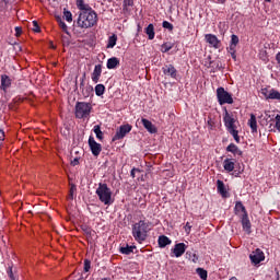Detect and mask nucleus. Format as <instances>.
Returning <instances> with one entry per match:
<instances>
[{"instance_id":"52","label":"nucleus","mask_w":280,"mask_h":280,"mask_svg":"<svg viewBox=\"0 0 280 280\" xmlns=\"http://www.w3.org/2000/svg\"><path fill=\"white\" fill-rule=\"evenodd\" d=\"M85 233L89 235L91 234V231L89 229H85Z\"/></svg>"},{"instance_id":"14","label":"nucleus","mask_w":280,"mask_h":280,"mask_svg":"<svg viewBox=\"0 0 280 280\" xmlns=\"http://www.w3.org/2000/svg\"><path fill=\"white\" fill-rule=\"evenodd\" d=\"M141 124L145 128V130H148L150 132V135H156V132H159V130L156 129V126H154V124H152V121H150L145 118H142Z\"/></svg>"},{"instance_id":"7","label":"nucleus","mask_w":280,"mask_h":280,"mask_svg":"<svg viewBox=\"0 0 280 280\" xmlns=\"http://www.w3.org/2000/svg\"><path fill=\"white\" fill-rule=\"evenodd\" d=\"M91 106H77L74 115L77 119H86L91 115Z\"/></svg>"},{"instance_id":"36","label":"nucleus","mask_w":280,"mask_h":280,"mask_svg":"<svg viewBox=\"0 0 280 280\" xmlns=\"http://www.w3.org/2000/svg\"><path fill=\"white\" fill-rule=\"evenodd\" d=\"M120 253L122 255H130L132 253V246H126V247H120Z\"/></svg>"},{"instance_id":"27","label":"nucleus","mask_w":280,"mask_h":280,"mask_svg":"<svg viewBox=\"0 0 280 280\" xmlns=\"http://www.w3.org/2000/svg\"><path fill=\"white\" fill-rule=\"evenodd\" d=\"M115 45H117V35L114 34L108 38L107 49H113Z\"/></svg>"},{"instance_id":"24","label":"nucleus","mask_w":280,"mask_h":280,"mask_svg":"<svg viewBox=\"0 0 280 280\" xmlns=\"http://www.w3.org/2000/svg\"><path fill=\"white\" fill-rule=\"evenodd\" d=\"M135 5V0H124L122 1V10L124 12H130Z\"/></svg>"},{"instance_id":"55","label":"nucleus","mask_w":280,"mask_h":280,"mask_svg":"<svg viewBox=\"0 0 280 280\" xmlns=\"http://www.w3.org/2000/svg\"><path fill=\"white\" fill-rule=\"evenodd\" d=\"M75 106H80V103H77Z\"/></svg>"},{"instance_id":"15","label":"nucleus","mask_w":280,"mask_h":280,"mask_svg":"<svg viewBox=\"0 0 280 280\" xmlns=\"http://www.w3.org/2000/svg\"><path fill=\"white\" fill-rule=\"evenodd\" d=\"M100 78H102V65H96L92 72V82L97 84V82H100Z\"/></svg>"},{"instance_id":"26","label":"nucleus","mask_w":280,"mask_h":280,"mask_svg":"<svg viewBox=\"0 0 280 280\" xmlns=\"http://www.w3.org/2000/svg\"><path fill=\"white\" fill-rule=\"evenodd\" d=\"M93 130H94V133L96 135V139L102 141V139H104V132H102V128L100 127V125H95Z\"/></svg>"},{"instance_id":"57","label":"nucleus","mask_w":280,"mask_h":280,"mask_svg":"<svg viewBox=\"0 0 280 280\" xmlns=\"http://www.w3.org/2000/svg\"><path fill=\"white\" fill-rule=\"evenodd\" d=\"M3 1H8V0H3Z\"/></svg>"},{"instance_id":"51","label":"nucleus","mask_w":280,"mask_h":280,"mask_svg":"<svg viewBox=\"0 0 280 280\" xmlns=\"http://www.w3.org/2000/svg\"><path fill=\"white\" fill-rule=\"evenodd\" d=\"M218 3H226V0H218Z\"/></svg>"},{"instance_id":"20","label":"nucleus","mask_w":280,"mask_h":280,"mask_svg":"<svg viewBox=\"0 0 280 280\" xmlns=\"http://www.w3.org/2000/svg\"><path fill=\"white\" fill-rule=\"evenodd\" d=\"M159 246L160 248H165V246H170V244H172V241L170 240V237L162 235L159 237Z\"/></svg>"},{"instance_id":"25","label":"nucleus","mask_w":280,"mask_h":280,"mask_svg":"<svg viewBox=\"0 0 280 280\" xmlns=\"http://www.w3.org/2000/svg\"><path fill=\"white\" fill-rule=\"evenodd\" d=\"M77 8L80 12H86V10H93L89 4L84 3V0H77Z\"/></svg>"},{"instance_id":"33","label":"nucleus","mask_w":280,"mask_h":280,"mask_svg":"<svg viewBox=\"0 0 280 280\" xmlns=\"http://www.w3.org/2000/svg\"><path fill=\"white\" fill-rule=\"evenodd\" d=\"M269 100H279L280 101V93L279 91L271 89V92L269 94Z\"/></svg>"},{"instance_id":"6","label":"nucleus","mask_w":280,"mask_h":280,"mask_svg":"<svg viewBox=\"0 0 280 280\" xmlns=\"http://www.w3.org/2000/svg\"><path fill=\"white\" fill-rule=\"evenodd\" d=\"M249 259L253 266H259V264H261V261L266 259V255L261 249L257 248L256 250L252 252V254L249 255Z\"/></svg>"},{"instance_id":"45","label":"nucleus","mask_w":280,"mask_h":280,"mask_svg":"<svg viewBox=\"0 0 280 280\" xmlns=\"http://www.w3.org/2000/svg\"><path fill=\"white\" fill-rule=\"evenodd\" d=\"M21 34H23V28L16 26V27H15V36L19 37V36H21Z\"/></svg>"},{"instance_id":"30","label":"nucleus","mask_w":280,"mask_h":280,"mask_svg":"<svg viewBox=\"0 0 280 280\" xmlns=\"http://www.w3.org/2000/svg\"><path fill=\"white\" fill-rule=\"evenodd\" d=\"M197 275L200 277L201 280H207L208 278V272L207 270L202 269V268H197L196 269Z\"/></svg>"},{"instance_id":"4","label":"nucleus","mask_w":280,"mask_h":280,"mask_svg":"<svg viewBox=\"0 0 280 280\" xmlns=\"http://www.w3.org/2000/svg\"><path fill=\"white\" fill-rule=\"evenodd\" d=\"M96 196L103 202V205H113V190H110L107 184H98V187L96 189Z\"/></svg>"},{"instance_id":"50","label":"nucleus","mask_w":280,"mask_h":280,"mask_svg":"<svg viewBox=\"0 0 280 280\" xmlns=\"http://www.w3.org/2000/svg\"><path fill=\"white\" fill-rule=\"evenodd\" d=\"M192 261H194V264H196V261H198V256H196V254L194 255Z\"/></svg>"},{"instance_id":"8","label":"nucleus","mask_w":280,"mask_h":280,"mask_svg":"<svg viewBox=\"0 0 280 280\" xmlns=\"http://www.w3.org/2000/svg\"><path fill=\"white\" fill-rule=\"evenodd\" d=\"M132 130V126L130 125H122L119 127V130L116 132V135L113 138V141H119V139H124Z\"/></svg>"},{"instance_id":"13","label":"nucleus","mask_w":280,"mask_h":280,"mask_svg":"<svg viewBox=\"0 0 280 280\" xmlns=\"http://www.w3.org/2000/svg\"><path fill=\"white\" fill-rule=\"evenodd\" d=\"M185 250H187V245H185V243H178L174 246L172 253L175 257H183V255H185Z\"/></svg>"},{"instance_id":"48","label":"nucleus","mask_w":280,"mask_h":280,"mask_svg":"<svg viewBox=\"0 0 280 280\" xmlns=\"http://www.w3.org/2000/svg\"><path fill=\"white\" fill-rule=\"evenodd\" d=\"M260 58L264 59L265 61L268 60V57L266 56V51L262 52V56Z\"/></svg>"},{"instance_id":"47","label":"nucleus","mask_w":280,"mask_h":280,"mask_svg":"<svg viewBox=\"0 0 280 280\" xmlns=\"http://www.w3.org/2000/svg\"><path fill=\"white\" fill-rule=\"evenodd\" d=\"M209 130H213V120H208Z\"/></svg>"},{"instance_id":"17","label":"nucleus","mask_w":280,"mask_h":280,"mask_svg":"<svg viewBox=\"0 0 280 280\" xmlns=\"http://www.w3.org/2000/svg\"><path fill=\"white\" fill-rule=\"evenodd\" d=\"M226 152H231L232 154H234V156H242V150H240V148L235 143H230L226 147Z\"/></svg>"},{"instance_id":"23","label":"nucleus","mask_w":280,"mask_h":280,"mask_svg":"<svg viewBox=\"0 0 280 280\" xmlns=\"http://www.w3.org/2000/svg\"><path fill=\"white\" fill-rule=\"evenodd\" d=\"M149 40H154V24H149L148 27L144 30Z\"/></svg>"},{"instance_id":"44","label":"nucleus","mask_w":280,"mask_h":280,"mask_svg":"<svg viewBox=\"0 0 280 280\" xmlns=\"http://www.w3.org/2000/svg\"><path fill=\"white\" fill-rule=\"evenodd\" d=\"M185 232L187 234L191 233V224L189 222H187L186 225H185Z\"/></svg>"},{"instance_id":"56","label":"nucleus","mask_w":280,"mask_h":280,"mask_svg":"<svg viewBox=\"0 0 280 280\" xmlns=\"http://www.w3.org/2000/svg\"><path fill=\"white\" fill-rule=\"evenodd\" d=\"M13 280H19V279L14 278Z\"/></svg>"},{"instance_id":"42","label":"nucleus","mask_w":280,"mask_h":280,"mask_svg":"<svg viewBox=\"0 0 280 280\" xmlns=\"http://www.w3.org/2000/svg\"><path fill=\"white\" fill-rule=\"evenodd\" d=\"M276 128L280 132V114L276 116Z\"/></svg>"},{"instance_id":"38","label":"nucleus","mask_w":280,"mask_h":280,"mask_svg":"<svg viewBox=\"0 0 280 280\" xmlns=\"http://www.w3.org/2000/svg\"><path fill=\"white\" fill-rule=\"evenodd\" d=\"M5 141V131L3 129H0V150L3 148V143Z\"/></svg>"},{"instance_id":"29","label":"nucleus","mask_w":280,"mask_h":280,"mask_svg":"<svg viewBox=\"0 0 280 280\" xmlns=\"http://www.w3.org/2000/svg\"><path fill=\"white\" fill-rule=\"evenodd\" d=\"M57 22H58L59 27L62 30V32H65L66 34H69V27L62 21V19L61 18H57Z\"/></svg>"},{"instance_id":"19","label":"nucleus","mask_w":280,"mask_h":280,"mask_svg":"<svg viewBox=\"0 0 280 280\" xmlns=\"http://www.w3.org/2000/svg\"><path fill=\"white\" fill-rule=\"evenodd\" d=\"M243 231H246L248 235H250V220H248V215H244L242 219Z\"/></svg>"},{"instance_id":"1","label":"nucleus","mask_w":280,"mask_h":280,"mask_svg":"<svg viewBox=\"0 0 280 280\" xmlns=\"http://www.w3.org/2000/svg\"><path fill=\"white\" fill-rule=\"evenodd\" d=\"M77 25L81 30H90V27H95V25H97V13H95L93 10L79 12Z\"/></svg>"},{"instance_id":"9","label":"nucleus","mask_w":280,"mask_h":280,"mask_svg":"<svg viewBox=\"0 0 280 280\" xmlns=\"http://www.w3.org/2000/svg\"><path fill=\"white\" fill-rule=\"evenodd\" d=\"M89 147L91 149L93 156H100V154L102 153V144L97 143L95 141V138H89Z\"/></svg>"},{"instance_id":"12","label":"nucleus","mask_w":280,"mask_h":280,"mask_svg":"<svg viewBox=\"0 0 280 280\" xmlns=\"http://www.w3.org/2000/svg\"><path fill=\"white\" fill-rule=\"evenodd\" d=\"M0 80H1V85H0L1 91H3L4 93H8V90L10 89V86H12V79L8 74H2L0 77Z\"/></svg>"},{"instance_id":"41","label":"nucleus","mask_w":280,"mask_h":280,"mask_svg":"<svg viewBox=\"0 0 280 280\" xmlns=\"http://www.w3.org/2000/svg\"><path fill=\"white\" fill-rule=\"evenodd\" d=\"M91 270V260L85 259L84 260V272H89Z\"/></svg>"},{"instance_id":"39","label":"nucleus","mask_w":280,"mask_h":280,"mask_svg":"<svg viewBox=\"0 0 280 280\" xmlns=\"http://www.w3.org/2000/svg\"><path fill=\"white\" fill-rule=\"evenodd\" d=\"M170 49H172V45L171 44H163L162 45V52L163 54H167V51H170Z\"/></svg>"},{"instance_id":"18","label":"nucleus","mask_w":280,"mask_h":280,"mask_svg":"<svg viewBox=\"0 0 280 280\" xmlns=\"http://www.w3.org/2000/svg\"><path fill=\"white\" fill-rule=\"evenodd\" d=\"M217 189L222 198H226V196L229 195V192L226 191V187L224 186V182L220 179L217 182Z\"/></svg>"},{"instance_id":"21","label":"nucleus","mask_w":280,"mask_h":280,"mask_svg":"<svg viewBox=\"0 0 280 280\" xmlns=\"http://www.w3.org/2000/svg\"><path fill=\"white\" fill-rule=\"evenodd\" d=\"M119 67V59L117 57H112L107 60V69H117Z\"/></svg>"},{"instance_id":"22","label":"nucleus","mask_w":280,"mask_h":280,"mask_svg":"<svg viewBox=\"0 0 280 280\" xmlns=\"http://www.w3.org/2000/svg\"><path fill=\"white\" fill-rule=\"evenodd\" d=\"M248 126L250 127L252 132H257V117L254 114H250Z\"/></svg>"},{"instance_id":"53","label":"nucleus","mask_w":280,"mask_h":280,"mask_svg":"<svg viewBox=\"0 0 280 280\" xmlns=\"http://www.w3.org/2000/svg\"><path fill=\"white\" fill-rule=\"evenodd\" d=\"M232 58L235 60V51L232 52Z\"/></svg>"},{"instance_id":"54","label":"nucleus","mask_w":280,"mask_h":280,"mask_svg":"<svg viewBox=\"0 0 280 280\" xmlns=\"http://www.w3.org/2000/svg\"><path fill=\"white\" fill-rule=\"evenodd\" d=\"M266 1V3H270L272 0H265Z\"/></svg>"},{"instance_id":"43","label":"nucleus","mask_w":280,"mask_h":280,"mask_svg":"<svg viewBox=\"0 0 280 280\" xmlns=\"http://www.w3.org/2000/svg\"><path fill=\"white\" fill-rule=\"evenodd\" d=\"M8 276L11 280L16 279V277H14V272L12 271V267L9 268Z\"/></svg>"},{"instance_id":"16","label":"nucleus","mask_w":280,"mask_h":280,"mask_svg":"<svg viewBox=\"0 0 280 280\" xmlns=\"http://www.w3.org/2000/svg\"><path fill=\"white\" fill-rule=\"evenodd\" d=\"M223 168L225 170V172H233V170H235V160L225 159L223 161Z\"/></svg>"},{"instance_id":"40","label":"nucleus","mask_w":280,"mask_h":280,"mask_svg":"<svg viewBox=\"0 0 280 280\" xmlns=\"http://www.w3.org/2000/svg\"><path fill=\"white\" fill-rule=\"evenodd\" d=\"M32 25H33L32 27L33 32H36V33L40 32V26H38V22L33 21Z\"/></svg>"},{"instance_id":"34","label":"nucleus","mask_w":280,"mask_h":280,"mask_svg":"<svg viewBox=\"0 0 280 280\" xmlns=\"http://www.w3.org/2000/svg\"><path fill=\"white\" fill-rule=\"evenodd\" d=\"M105 91H106V88L104 86V84H97L95 86V93L98 96H101Z\"/></svg>"},{"instance_id":"37","label":"nucleus","mask_w":280,"mask_h":280,"mask_svg":"<svg viewBox=\"0 0 280 280\" xmlns=\"http://www.w3.org/2000/svg\"><path fill=\"white\" fill-rule=\"evenodd\" d=\"M162 26L164 27V30H168V32H173L174 31V25L167 21H164L162 23Z\"/></svg>"},{"instance_id":"3","label":"nucleus","mask_w":280,"mask_h":280,"mask_svg":"<svg viewBox=\"0 0 280 280\" xmlns=\"http://www.w3.org/2000/svg\"><path fill=\"white\" fill-rule=\"evenodd\" d=\"M224 117H223V121H224V126L228 130V132H230L234 139V141L236 143H240L241 139H240V131L237 130V125L235 120V118H233V116H231V114H229V110H226V107H224Z\"/></svg>"},{"instance_id":"10","label":"nucleus","mask_w":280,"mask_h":280,"mask_svg":"<svg viewBox=\"0 0 280 280\" xmlns=\"http://www.w3.org/2000/svg\"><path fill=\"white\" fill-rule=\"evenodd\" d=\"M205 38L206 43H208L210 47H213L214 49H220L221 43L220 39H218V36L213 34H206Z\"/></svg>"},{"instance_id":"49","label":"nucleus","mask_w":280,"mask_h":280,"mask_svg":"<svg viewBox=\"0 0 280 280\" xmlns=\"http://www.w3.org/2000/svg\"><path fill=\"white\" fill-rule=\"evenodd\" d=\"M135 172H137V170H136V168H132V170H131V178H135Z\"/></svg>"},{"instance_id":"46","label":"nucleus","mask_w":280,"mask_h":280,"mask_svg":"<svg viewBox=\"0 0 280 280\" xmlns=\"http://www.w3.org/2000/svg\"><path fill=\"white\" fill-rule=\"evenodd\" d=\"M75 192V186H71V188H70V194H69V196H70V198L71 199H73V194Z\"/></svg>"},{"instance_id":"5","label":"nucleus","mask_w":280,"mask_h":280,"mask_svg":"<svg viewBox=\"0 0 280 280\" xmlns=\"http://www.w3.org/2000/svg\"><path fill=\"white\" fill-rule=\"evenodd\" d=\"M217 97L221 106L224 104H233V95L224 90V88H219L217 90Z\"/></svg>"},{"instance_id":"11","label":"nucleus","mask_w":280,"mask_h":280,"mask_svg":"<svg viewBox=\"0 0 280 280\" xmlns=\"http://www.w3.org/2000/svg\"><path fill=\"white\" fill-rule=\"evenodd\" d=\"M162 71L164 75H168V78H173V80H176L178 78V71L173 65H166L162 68Z\"/></svg>"},{"instance_id":"31","label":"nucleus","mask_w":280,"mask_h":280,"mask_svg":"<svg viewBox=\"0 0 280 280\" xmlns=\"http://www.w3.org/2000/svg\"><path fill=\"white\" fill-rule=\"evenodd\" d=\"M240 43V37L237 35H232L231 37V49L234 50L235 47H237V44Z\"/></svg>"},{"instance_id":"28","label":"nucleus","mask_w":280,"mask_h":280,"mask_svg":"<svg viewBox=\"0 0 280 280\" xmlns=\"http://www.w3.org/2000/svg\"><path fill=\"white\" fill-rule=\"evenodd\" d=\"M63 19L68 22V23H72L73 22V14L71 13V11L63 9Z\"/></svg>"},{"instance_id":"35","label":"nucleus","mask_w":280,"mask_h":280,"mask_svg":"<svg viewBox=\"0 0 280 280\" xmlns=\"http://www.w3.org/2000/svg\"><path fill=\"white\" fill-rule=\"evenodd\" d=\"M271 91H272V89H270V88H264V89H261V95H264V97H266V100H269Z\"/></svg>"},{"instance_id":"32","label":"nucleus","mask_w":280,"mask_h":280,"mask_svg":"<svg viewBox=\"0 0 280 280\" xmlns=\"http://www.w3.org/2000/svg\"><path fill=\"white\" fill-rule=\"evenodd\" d=\"M235 210L238 211V213H246V207H244V203H242V201L236 202Z\"/></svg>"},{"instance_id":"2","label":"nucleus","mask_w":280,"mask_h":280,"mask_svg":"<svg viewBox=\"0 0 280 280\" xmlns=\"http://www.w3.org/2000/svg\"><path fill=\"white\" fill-rule=\"evenodd\" d=\"M148 233H150V222H145V220H140L139 222L132 225V236L136 242L142 244L148 240Z\"/></svg>"}]
</instances>
